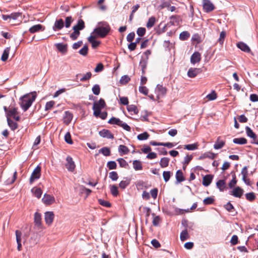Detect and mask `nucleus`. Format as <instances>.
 <instances>
[{"instance_id": "38", "label": "nucleus", "mask_w": 258, "mask_h": 258, "mask_svg": "<svg viewBox=\"0 0 258 258\" xmlns=\"http://www.w3.org/2000/svg\"><path fill=\"white\" fill-rule=\"evenodd\" d=\"M198 143H195L192 144L186 145L184 146V148L188 150H194L198 149Z\"/></svg>"}, {"instance_id": "9", "label": "nucleus", "mask_w": 258, "mask_h": 258, "mask_svg": "<svg viewBox=\"0 0 258 258\" xmlns=\"http://www.w3.org/2000/svg\"><path fill=\"white\" fill-rule=\"evenodd\" d=\"M43 203L46 205H50L55 203V198L53 196L48 194H44L42 199Z\"/></svg>"}, {"instance_id": "39", "label": "nucleus", "mask_w": 258, "mask_h": 258, "mask_svg": "<svg viewBox=\"0 0 258 258\" xmlns=\"http://www.w3.org/2000/svg\"><path fill=\"white\" fill-rule=\"evenodd\" d=\"M128 112H133L134 114H138L139 111L137 106L135 105H130L127 106Z\"/></svg>"}, {"instance_id": "51", "label": "nucleus", "mask_w": 258, "mask_h": 258, "mask_svg": "<svg viewBox=\"0 0 258 258\" xmlns=\"http://www.w3.org/2000/svg\"><path fill=\"white\" fill-rule=\"evenodd\" d=\"M110 191L112 195L114 196H117L118 194L117 187L116 185H113L110 187Z\"/></svg>"}, {"instance_id": "58", "label": "nucleus", "mask_w": 258, "mask_h": 258, "mask_svg": "<svg viewBox=\"0 0 258 258\" xmlns=\"http://www.w3.org/2000/svg\"><path fill=\"white\" fill-rule=\"evenodd\" d=\"M64 140L65 141L69 144H72L73 141L71 139V136L69 132H68L64 136Z\"/></svg>"}, {"instance_id": "62", "label": "nucleus", "mask_w": 258, "mask_h": 258, "mask_svg": "<svg viewBox=\"0 0 258 258\" xmlns=\"http://www.w3.org/2000/svg\"><path fill=\"white\" fill-rule=\"evenodd\" d=\"M225 36L226 33L224 31H222L220 33V37L218 40V41L219 42L220 44H222L223 43Z\"/></svg>"}, {"instance_id": "1", "label": "nucleus", "mask_w": 258, "mask_h": 258, "mask_svg": "<svg viewBox=\"0 0 258 258\" xmlns=\"http://www.w3.org/2000/svg\"><path fill=\"white\" fill-rule=\"evenodd\" d=\"M36 96V92L34 91L26 94L21 97L20 104L24 111H26L31 106Z\"/></svg>"}, {"instance_id": "29", "label": "nucleus", "mask_w": 258, "mask_h": 258, "mask_svg": "<svg viewBox=\"0 0 258 258\" xmlns=\"http://www.w3.org/2000/svg\"><path fill=\"white\" fill-rule=\"evenodd\" d=\"M10 50V47H7L4 51L3 53L2 54L1 59L3 61H6L9 56V52Z\"/></svg>"}, {"instance_id": "19", "label": "nucleus", "mask_w": 258, "mask_h": 258, "mask_svg": "<svg viewBox=\"0 0 258 258\" xmlns=\"http://www.w3.org/2000/svg\"><path fill=\"white\" fill-rule=\"evenodd\" d=\"M225 144V142L223 140H221V137H218L215 144L214 145V148L215 149L218 150L221 149Z\"/></svg>"}, {"instance_id": "57", "label": "nucleus", "mask_w": 258, "mask_h": 258, "mask_svg": "<svg viewBox=\"0 0 258 258\" xmlns=\"http://www.w3.org/2000/svg\"><path fill=\"white\" fill-rule=\"evenodd\" d=\"M237 183V180L236 179V176L233 175L232 180L228 183L229 187L230 188H233Z\"/></svg>"}, {"instance_id": "41", "label": "nucleus", "mask_w": 258, "mask_h": 258, "mask_svg": "<svg viewBox=\"0 0 258 258\" xmlns=\"http://www.w3.org/2000/svg\"><path fill=\"white\" fill-rule=\"evenodd\" d=\"M180 239L181 241H183L188 239V233L186 230H184L182 231L180 233Z\"/></svg>"}, {"instance_id": "50", "label": "nucleus", "mask_w": 258, "mask_h": 258, "mask_svg": "<svg viewBox=\"0 0 258 258\" xmlns=\"http://www.w3.org/2000/svg\"><path fill=\"white\" fill-rule=\"evenodd\" d=\"M92 92L93 93L96 95H98L99 94L100 92V88L99 85H95L92 88Z\"/></svg>"}, {"instance_id": "37", "label": "nucleus", "mask_w": 258, "mask_h": 258, "mask_svg": "<svg viewBox=\"0 0 258 258\" xmlns=\"http://www.w3.org/2000/svg\"><path fill=\"white\" fill-rule=\"evenodd\" d=\"M155 21L156 20L154 17H150L147 23L146 27L148 28H151L154 25Z\"/></svg>"}, {"instance_id": "5", "label": "nucleus", "mask_w": 258, "mask_h": 258, "mask_svg": "<svg viewBox=\"0 0 258 258\" xmlns=\"http://www.w3.org/2000/svg\"><path fill=\"white\" fill-rule=\"evenodd\" d=\"M41 167L38 165L33 170L30 178V182L32 183L35 180L40 178L41 175Z\"/></svg>"}, {"instance_id": "27", "label": "nucleus", "mask_w": 258, "mask_h": 258, "mask_svg": "<svg viewBox=\"0 0 258 258\" xmlns=\"http://www.w3.org/2000/svg\"><path fill=\"white\" fill-rule=\"evenodd\" d=\"M32 192L34 195L37 198H40L42 194V190L40 188L33 187L31 189Z\"/></svg>"}, {"instance_id": "31", "label": "nucleus", "mask_w": 258, "mask_h": 258, "mask_svg": "<svg viewBox=\"0 0 258 258\" xmlns=\"http://www.w3.org/2000/svg\"><path fill=\"white\" fill-rule=\"evenodd\" d=\"M169 162V159L166 157L161 158L160 165L161 167L164 168L168 166Z\"/></svg>"}, {"instance_id": "6", "label": "nucleus", "mask_w": 258, "mask_h": 258, "mask_svg": "<svg viewBox=\"0 0 258 258\" xmlns=\"http://www.w3.org/2000/svg\"><path fill=\"white\" fill-rule=\"evenodd\" d=\"M66 162L65 166L67 168L68 170L71 172H74L76 168V165L73 160V158L70 156H68L66 158Z\"/></svg>"}, {"instance_id": "12", "label": "nucleus", "mask_w": 258, "mask_h": 258, "mask_svg": "<svg viewBox=\"0 0 258 258\" xmlns=\"http://www.w3.org/2000/svg\"><path fill=\"white\" fill-rule=\"evenodd\" d=\"M34 221L36 227L38 229L42 228L41 215L40 213L38 212L35 213Z\"/></svg>"}, {"instance_id": "63", "label": "nucleus", "mask_w": 258, "mask_h": 258, "mask_svg": "<svg viewBox=\"0 0 258 258\" xmlns=\"http://www.w3.org/2000/svg\"><path fill=\"white\" fill-rule=\"evenodd\" d=\"M98 202L101 205L106 207H110L111 206L110 203L102 199H99Z\"/></svg>"}, {"instance_id": "26", "label": "nucleus", "mask_w": 258, "mask_h": 258, "mask_svg": "<svg viewBox=\"0 0 258 258\" xmlns=\"http://www.w3.org/2000/svg\"><path fill=\"white\" fill-rule=\"evenodd\" d=\"M245 131L247 136L252 138L253 140H255L256 135L253 132L249 127L246 126L245 127Z\"/></svg>"}, {"instance_id": "16", "label": "nucleus", "mask_w": 258, "mask_h": 258, "mask_svg": "<svg viewBox=\"0 0 258 258\" xmlns=\"http://www.w3.org/2000/svg\"><path fill=\"white\" fill-rule=\"evenodd\" d=\"M99 135L103 138L112 139L114 138L113 135L109 130L103 129L99 132Z\"/></svg>"}, {"instance_id": "52", "label": "nucleus", "mask_w": 258, "mask_h": 258, "mask_svg": "<svg viewBox=\"0 0 258 258\" xmlns=\"http://www.w3.org/2000/svg\"><path fill=\"white\" fill-rule=\"evenodd\" d=\"M88 46L85 45L83 46V47L80 50H79V53L81 54V55H82L83 56H85L88 53Z\"/></svg>"}, {"instance_id": "28", "label": "nucleus", "mask_w": 258, "mask_h": 258, "mask_svg": "<svg viewBox=\"0 0 258 258\" xmlns=\"http://www.w3.org/2000/svg\"><path fill=\"white\" fill-rule=\"evenodd\" d=\"M233 142L236 144L244 145L247 143V140L244 138H235Z\"/></svg>"}, {"instance_id": "53", "label": "nucleus", "mask_w": 258, "mask_h": 258, "mask_svg": "<svg viewBox=\"0 0 258 258\" xmlns=\"http://www.w3.org/2000/svg\"><path fill=\"white\" fill-rule=\"evenodd\" d=\"M246 199L249 201H253L255 199V196L253 192L247 193L245 195Z\"/></svg>"}, {"instance_id": "36", "label": "nucleus", "mask_w": 258, "mask_h": 258, "mask_svg": "<svg viewBox=\"0 0 258 258\" xmlns=\"http://www.w3.org/2000/svg\"><path fill=\"white\" fill-rule=\"evenodd\" d=\"M121 120H120L119 118L115 117H112L109 121L108 123L112 124H116L118 126L120 125Z\"/></svg>"}, {"instance_id": "44", "label": "nucleus", "mask_w": 258, "mask_h": 258, "mask_svg": "<svg viewBox=\"0 0 258 258\" xmlns=\"http://www.w3.org/2000/svg\"><path fill=\"white\" fill-rule=\"evenodd\" d=\"M214 202V199L213 197H207L203 200V203L205 205L212 204Z\"/></svg>"}, {"instance_id": "10", "label": "nucleus", "mask_w": 258, "mask_h": 258, "mask_svg": "<svg viewBox=\"0 0 258 258\" xmlns=\"http://www.w3.org/2000/svg\"><path fill=\"white\" fill-rule=\"evenodd\" d=\"M167 90L165 87L162 85H158L155 89V92L157 94L158 99L164 96L166 93Z\"/></svg>"}, {"instance_id": "33", "label": "nucleus", "mask_w": 258, "mask_h": 258, "mask_svg": "<svg viewBox=\"0 0 258 258\" xmlns=\"http://www.w3.org/2000/svg\"><path fill=\"white\" fill-rule=\"evenodd\" d=\"M176 178L177 181L178 182H180L181 181H183L184 180V178L183 176L182 172L181 170H178L176 172Z\"/></svg>"}, {"instance_id": "25", "label": "nucleus", "mask_w": 258, "mask_h": 258, "mask_svg": "<svg viewBox=\"0 0 258 258\" xmlns=\"http://www.w3.org/2000/svg\"><path fill=\"white\" fill-rule=\"evenodd\" d=\"M133 168L135 170H141L143 169L142 162L138 160L133 161Z\"/></svg>"}, {"instance_id": "14", "label": "nucleus", "mask_w": 258, "mask_h": 258, "mask_svg": "<svg viewBox=\"0 0 258 258\" xmlns=\"http://www.w3.org/2000/svg\"><path fill=\"white\" fill-rule=\"evenodd\" d=\"M201 59V55L199 52H194L190 57V62L195 64L196 63L199 62Z\"/></svg>"}, {"instance_id": "60", "label": "nucleus", "mask_w": 258, "mask_h": 258, "mask_svg": "<svg viewBox=\"0 0 258 258\" xmlns=\"http://www.w3.org/2000/svg\"><path fill=\"white\" fill-rule=\"evenodd\" d=\"M54 104H55V102L54 101H50L47 102L46 103L45 109L46 110L51 109Z\"/></svg>"}, {"instance_id": "45", "label": "nucleus", "mask_w": 258, "mask_h": 258, "mask_svg": "<svg viewBox=\"0 0 258 258\" xmlns=\"http://www.w3.org/2000/svg\"><path fill=\"white\" fill-rule=\"evenodd\" d=\"M73 22V19L71 16L66 17L65 19V27L66 28L70 27Z\"/></svg>"}, {"instance_id": "22", "label": "nucleus", "mask_w": 258, "mask_h": 258, "mask_svg": "<svg viewBox=\"0 0 258 258\" xmlns=\"http://www.w3.org/2000/svg\"><path fill=\"white\" fill-rule=\"evenodd\" d=\"M57 49L62 53H66L67 51V45L63 43H57L55 44Z\"/></svg>"}, {"instance_id": "4", "label": "nucleus", "mask_w": 258, "mask_h": 258, "mask_svg": "<svg viewBox=\"0 0 258 258\" xmlns=\"http://www.w3.org/2000/svg\"><path fill=\"white\" fill-rule=\"evenodd\" d=\"M203 10L206 13L213 11L215 9V6L210 0H202Z\"/></svg>"}, {"instance_id": "40", "label": "nucleus", "mask_w": 258, "mask_h": 258, "mask_svg": "<svg viewBox=\"0 0 258 258\" xmlns=\"http://www.w3.org/2000/svg\"><path fill=\"white\" fill-rule=\"evenodd\" d=\"M190 35L189 33L187 31H183L181 32L179 35V38L181 40H185L187 39Z\"/></svg>"}, {"instance_id": "23", "label": "nucleus", "mask_w": 258, "mask_h": 258, "mask_svg": "<svg viewBox=\"0 0 258 258\" xmlns=\"http://www.w3.org/2000/svg\"><path fill=\"white\" fill-rule=\"evenodd\" d=\"M85 28V23L83 20H79L77 25H75L73 27V29H77V31L83 30Z\"/></svg>"}, {"instance_id": "42", "label": "nucleus", "mask_w": 258, "mask_h": 258, "mask_svg": "<svg viewBox=\"0 0 258 258\" xmlns=\"http://www.w3.org/2000/svg\"><path fill=\"white\" fill-rule=\"evenodd\" d=\"M74 32L71 34L70 38L73 40H75L77 39L78 36L80 35V32L79 31H77V29H73Z\"/></svg>"}, {"instance_id": "55", "label": "nucleus", "mask_w": 258, "mask_h": 258, "mask_svg": "<svg viewBox=\"0 0 258 258\" xmlns=\"http://www.w3.org/2000/svg\"><path fill=\"white\" fill-rule=\"evenodd\" d=\"M117 161L118 162L119 165L121 167L125 168L128 165V164L126 162V161L123 158L118 159Z\"/></svg>"}, {"instance_id": "54", "label": "nucleus", "mask_w": 258, "mask_h": 258, "mask_svg": "<svg viewBox=\"0 0 258 258\" xmlns=\"http://www.w3.org/2000/svg\"><path fill=\"white\" fill-rule=\"evenodd\" d=\"M92 76V74L91 72H88L86 74H85L82 78L80 79V81L82 82H84L87 80H89Z\"/></svg>"}, {"instance_id": "32", "label": "nucleus", "mask_w": 258, "mask_h": 258, "mask_svg": "<svg viewBox=\"0 0 258 258\" xmlns=\"http://www.w3.org/2000/svg\"><path fill=\"white\" fill-rule=\"evenodd\" d=\"M99 152L105 156H108L110 155V150L107 147L102 148L99 150Z\"/></svg>"}, {"instance_id": "21", "label": "nucleus", "mask_w": 258, "mask_h": 258, "mask_svg": "<svg viewBox=\"0 0 258 258\" xmlns=\"http://www.w3.org/2000/svg\"><path fill=\"white\" fill-rule=\"evenodd\" d=\"M130 152L128 148L123 145H119L118 147V152L120 155L127 154Z\"/></svg>"}, {"instance_id": "2", "label": "nucleus", "mask_w": 258, "mask_h": 258, "mask_svg": "<svg viewBox=\"0 0 258 258\" xmlns=\"http://www.w3.org/2000/svg\"><path fill=\"white\" fill-rule=\"evenodd\" d=\"M106 106V103L104 99L101 98L98 101L95 102L93 106V110L94 111L93 114L95 116L98 117L100 114L101 109L104 108Z\"/></svg>"}, {"instance_id": "13", "label": "nucleus", "mask_w": 258, "mask_h": 258, "mask_svg": "<svg viewBox=\"0 0 258 258\" xmlns=\"http://www.w3.org/2000/svg\"><path fill=\"white\" fill-rule=\"evenodd\" d=\"M64 27V22L60 19L55 21L53 26V30L55 31L61 30Z\"/></svg>"}, {"instance_id": "34", "label": "nucleus", "mask_w": 258, "mask_h": 258, "mask_svg": "<svg viewBox=\"0 0 258 258\" xmlns=\"http://www.w3.org/2000/svg\"><path fill=\"white\" fill-rule=\"evenodd\" d=\"M149 136V134L147 132H144L138 135L137 136V139L140 141L145 140L148 139Z\"/></svg>"}, {"instance_id": "49", "label": "nucleus", "mask_w": 258, "mask_h": 258, "mask_svg": "<svg viewBox=\"0 0 258 258\" xmlns=\"http://www.w3.org/2000/svg\"><path fill=\"white\" fill-rule=\"evenodd\" d=\"M206 98L208 100H214L217 98V94L214 91H213L210 94L207 95Z\"/></svg>"}, {"instance_id": "3", "label": "nucleus", "mask_w": 258, "mask_h": 258, "mask_svg": "<svg viewBox=\"0 0 258 258\" xmlns=\"http://www.w3.org/2000/svg\"><path fill=\"white\" fill-rule=\"evenodd\" d=\"M110 29L109 26L108 24H106L104 26L96 28L93 31V33H94L96 36L104 38L108 34Z\"/></svg>"}, {"instance_id": "15", "label": "nucleus", "mask_w": 258, "mask_h": 258, "mask_svg": "<svg viewBox=\"0 0 258 258\" xmlns=\"http://www.w3.org/2000/svg\"><path fill=\"white\" fill-rule=\"evenodd\" d=\"M214 176L211 174H207L203 177L202 183L205 186H208L212 181Z\"/></svg>"}, {"instance_id": "47", "label": "nucleus", "mask_w": 258, "mask_h": 258, "mask_svg": "<svg viewBox=\"0 0 258 258\" xmlns=\"http://www.w3.org/2000/svg\"><path fill=\"white\" fill-rule=\"evenodd\" d=\"M109 177L113 181H116L118 178V174L115 171L110 172L109 174Z\"/></svg>"}, {"instance_id": "61", "label": "nucleus", "mask_w": 258, "mask_h": 258, "mask_svg": "<svg viewBox=\"0 0 258 258\" xmlns=\"http://www.w3.org/2000/svg\"><path fill=\"white\" fill-rule=\"evenodd\" d=\"M139 91L141 93L145 95H147L148 93V89L145 86H140L139 88Z\"/></svg>"}, {"instance_id": "30", "label": "nucleus", "mask_w": 258, "mask_h": 258, "mask_svg": "<svg viewBox=\"0 0 258 258\" xmlns=\"http://www.w3.org/2000/svg\"><path fill=\"white\" fill-rule=\"evenodd\" d=\"M225 184L226 183L224 180H219L216 183V186L220 191L224 190L225 188Z\"/></svg>"}, {"instance_id": "43", "label": "nucleus", "mask_w": 258, "mask_h": 258, "mask_svg": "<svg viewBox=\"0 0 258 258\" xmlns=\"http://www.w3.org/2000/svg\"><path fill=\"white\" fill-rule=\"evenodd\" d=\"M130 183V179H126L125 180H122L119 184V187L122 189H124Z\"/></svg>"}, {"instance_id": "18", "label": "nucleus", "mask_w": 258, "mask_h": 258, "mask_svg": "<svg viewBox=\"0 0 258 258\" xmlns=\"http://www.w3.org/2000/svg\"><path fill=\"white\" fill-rule=\"evenodd\" d=\"M45 29V27L40 24H37L34 25L30 28L29 31L31 33H34L40 31H43Z\"/></svg>"}, {"instance_id": "48", "label": "nucleus", "mask_w": 258, "mask_h": 258, "mask_svg": "<svg viewBox=\"0 0 258 258\" xmlns=\"http://www.w3.org/2000/svg\"><path fill=\"white\" fill-rule=\"evenodd\" d=\"M107 166L110 170L115 169L116 168V163L115 161H110L108 162Z\"/></svg>"}, {"instance_id": "59", "label": "nucleus", "mask_w": 258, "mask_h": 258, "mask_svg": "<svg viewBox=\"0 0 258 258\" xmlns=\"http://www.w3.org/2000/svg\"><path fill=\"white\" fill-rule=\"evenodd\" d=\"M145 33H146V29L143 27L139 28L137 31V34L140 37L144 36L145 35Z\"/></svg>"}, {"instance_id": "35", "label": "nucleus", "mask_w": 258, "mask_h": 258, "mask_svg": "<svg viewBox=\"0 0 258 258\" xmlns=\"http://www.w3.org/2000/svg\"><path fill=\"white\" fill-rule=\"evenodd\" d=\"M7 121L9 126L12 130H15L17 128L18 125L16 122L11 120L10 118H7Z\"/></svg>"}, {"instance_id": "20", "label": "nucleus", "mask_w": 258, "mask_h": 258, "mask_svg": "<svg viewBox=\"0 0 258 258\" xmlns=\"http://www.w3.org/2000/svg\"><path fill=\"white\" fill-rule=\"evenodd\" d=\"M237 46L238 48L241 49L242 51L249 52L250 51V49L245 43L240 42L237 44Z\"/></svg>"}, {"instance_id": "17", "label": "nucleus", "mask_w": 258, "mask_h": 258, "mask_svg": "<svg viewBox=\"0 0 258 258\" xmlns=\"http://www.w3.org/2000/svg\"><path fill=\"white\" fill-rule=\"evenodd\" d=\"M231 192V195L234 197L241 198L243 194V190L241 187L237 186L234 188Z\"/></svg>"}, {"instance_id": "46", "label": "nucleus", "mask_w": 258, "mask_h": 258, "mask_svg": "<svg viewBox=\"0 0 258 258\" xmlns=\"http://www.w3.org/2000/svg\"><path fill=\"white\" fill-rule=\"evenodd\" d=\"M130 81V78L127 75H124L121 77L120 79V83L121 84H125Z\"/></svg>"}, {"instance_id": "8", "label": "nucleus", "mask_w": 258, "mask_h": 258, "mask_svg": "<svg viewBox=\"0 0 258 258\" xmlns=\"http://www.w3.org/2000/svg\"><path fill=\"white\" fill-rule=\"evenodd\" d=\"M54 218V214L53 212L48 211L44 213V219L46 224L50 225L52 223Z\"/></svg>"}, {"instance_id": "64", "label": "nucleus", "mask_w": 258, "mask_h": 258, "mask_svg": "<svg viewBox=\"0 0 258 258\" xmlns=\"http://www.w3.org/2000/svg\"><path fill=\"white\" fill-rule=\"evenodd\" d=\"M241 174L242 176V178H244L245 177H247L248 176V171H247V167L244 166L241 170Z\"/></svg>"}, {"instance_id": "7", "label": "nucleus", "mask_w": 258, "mask_h": 258, "mask_svg": "<svg viewBox=\"0 0 258 258\" xmlns=\"http://www.w3.org/2000/svg\"><path fill=\"white\" fill-rule=\"evenodd\" d=\"M18 113V112L17 108L10 107L9 108V111L7 113V118L13 117L16 120H19L20 117L17 115Z\"/></svg>"}, {"instance_id": "24", "label": "nucleus", "mask_w": 258, "mask_h": 258, "mask_svg": "<svg viewBox=\"0 0 258 258\" xmlns=\"http://www.w3.org/2000/svg\"><path fill=\"white\" fill-rule=\"evenodd\" d=\"M73 118V115L69 111L65 112V115L63 117V122L67 124H69Z\"/></svg>"}, {"instance_id": "11", "label": "nucleus", "mask_w": 258, "mask_h": 258, "mask_svg": "<svg viewBox=\"0 0 258 258\" xmlns=\"http://www.w3.org/2000/svg\"><path fill=\"white\" fill-rule=\"evenodd\" d=\"M202 70L200 68H190L187 72V76L189 78H195L200 74Z\"/></svg>"}, {"instance_id": "56", "label": "nucleus", "mask_w": 258, "mask_h": 258, "mask_svg": "<svg viewBox=\"0 0 258 258\" xmlns=\"http://www.w3.org/2000/svg\"><path fill=\"white\" fill-rule=\"evenodd\" d=\"M163 176L164 180L165 182H167L171 176V172L170 171H164L163 173Z\"/></svg>"}]
</instances>
